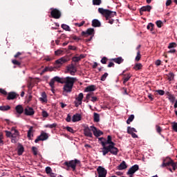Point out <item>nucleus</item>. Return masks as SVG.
<instances>
[{
  "label": "nucleus",
  "instance_id": "obj_1",
  "mask_svg": "<svg viewBox=\"0 0 177 177\" xmlns=\"http://www.w3.org/2000/svg\"><path fill=\"white\" fill-rule=\"evenodd\" d=\"M54 82H59V84H65L63 87V94L64 93H71L73 92V87L74 84L77 82V77H60L58 76L54 77L50 80V85L53 86Z\"/></svg>",
  "mask_w": 177,
  "mask_h": 177
},
{
  "label": "nucleus",
  "instance_id": "obj_2",
  "mask_svg": "<svg viewBox=\"0 0 177 177\" xmlns=\"http://www.w3.org/2000/svg\"><path fill=\"white\" fill-rule=\"evenodd\" d=\"M111 136H107V140L105 139V141H102L101 145L102 146V156H106L111 153L113 156H117L118 154V148L115 147V143L111 140Z\"/></svg>",
  "mask_w": 177,
  "mask_h": 177
},
{
  "label": "nucleus",
  "instance_id": "obj_3",
  "mask_svg": "<svg viewBox=\"0 0 177 177\" xmlns=\"http://www.w3.org/2000/svg\"><path fill=\"white\" fill-rule=\"evenodd\" d=\"M160 167L167 168L170 172H172V171H176L177 162H175L171 158L167 157L162 160V163L160 165Z\"/></svg>",
  "mask_w": 177,
  "mask_h": 177
},
{
  "label": "nucleus",
  "instance_id": "obj_4",
  "mask_svg": "<svg viewBox=\"0 0 177 177\" xmlns=\"http://www.w3.org/2000/svg\"><path fill=\"white\" fill-rule=\"evenodd\" d=\"M98 12L104 17L106 18V20H109V19H111V17H114V16H117V12L114 11H111L110 10H106L103 8H99Z\"/></svg>",
  "mask_w": 177,
  "mask_h": 177
},
{
  "label": "nucleus",
  "instance_id": "obj_5",
  "mask_svg": "<svg viewBox=\"0 0 177 177\" xmlns=\"http://www.w3.org/2000/svg\"><path fill=\"white\" fill-rule=\"evenodd\" d=\"M78 164H81V162L77 159H74L69 161H65L64 165L67 167V168H71L73 171H75Z\"/></svg>",
  "mask_w": 177,
  "mask_h": 177
},
{
  "label": "nucleus",
  "instance_id": "obj_6",
  "mask_svg": "<svg viewBox=\"0 0 177 177\" xmlns=\"http://www.w3.org/2000/svg\"><path fill=\"white\" fill-rule=\"evenodd\" d=\"M67 62H68V58L67 57H62L55 61V67L59 68L62 66L64 63H67Z\"/></svg>",
  "mask_w": 177,
  "mask_h": 177
},
{
  "label": "nucleus",
  "instance_id": "obj_7",
  "mask_svg": "<svg viewBox=\"0 0 177 177\" xmlns=\"http://www.w3.org/2000/svg\"><path fill=\"white\" fill-rule=\"evenodd\" d=\"M48 138H49V136L48 135V133L42 131L41 132V134L39 136H37V139L35 140V143H38V142H40V141L44 142V140H48Z\"/></svg>",
  "mask_w": 177,
  "mask_h": 177
},
{
  "label": "nucleus",
  "instance_id": "obj_8",
  "mask_svg": "<svg viewBox=\"0 0 177 177\" xmlns=\"http://www.w3.org/2000/svg\"><path fill=\"white\" fill-rule=\"evenodd\" d=\"M50 15L53 19H59L62 17V12L57 8H51Z\"/></svg>",
  "mask_w": 177,
  "mask_h": 177
},
{
  "label": "nucleus",
  "instance_id": "obj_9",
  "mask_svg": "<svg viewBox=\"0 0 177 177\" xmlns=\"http://www.w3.org/2000/svg\"><path fill=\"white\" fill-rule=\"evenodd\" d=\"M97 172L98 174V177H106V175H107V170L102 166H99L97 168ZM95 177H97V176H95Z\"/></svg>",
  "mask_w": 177,
  "mask_h": 177
},
{
  "label": "nucleus",
  "instance_id": "obj_10",
  "mask_svg": "<svg viewBox=\"0 0 177 177\" xmlns=\"http://www.w3.org/2000/svg\"><path fill=\"white\" fill-rule=\"evenodd\" d=\"M137 171H139V165H134L128 170L127 175H129V177H133V174Z\"/></svg>",
  "mask_w": 177,
  "mask_h": 177
},
{
  "label": "nucleus",
  "instance_id": "obj_11",
  "mask_svg": "<svg viewBox=\"0 0 177 177\" xmlns=\"http://www.w3.org/2000/svg\"><path fill=\"white\" fill-rule=\"evenodd\" d=\"M66 70L71 74V75H75V73H77V67H75L73 64H69L66 67Z\"/></svg>",
  "mask_w": 177,
  "mask_h": 177
},
{
  "label": "nucleus",
  "instance_id": "obj_12",
  "mask_svg": "<svg viewBox=\"0 0 177 177\" xmlns=\"http://www.w3.org/2000/svg\"><path fill=\"white\" fill-rule=\"evenodd\" d=\"M90 128L95 138H99V136H102V135H103V131H100V129H97V128H96L95 127L91 126L90 127Z\"/></svg>",
  "mask_w": 177,
  "mask_h": 177
},
{
  "label": "nucleus",
  "instance_id": "obj_13",
  "mask_svg": "<svg viewBox=\"0 0 177 177\" xmlns=\"http://www.w3.org/2000/svg\"><path fill=\"white\" fill-rule=\"evenodd\" d=\"M82 35L83 37H88V35H95V29L90 28L86 30V31H82Z\"/></svg>",
  "mask_w": 177,
  "mask_h": 177
},
{
  "label": "nucleus",
  "instance_id": "obj_14",
  "mask_svg": "<svg viewBox=\"0 0 177 177\" xmlns=\"http://www.w3.org/2000/svg\"><path fill=\"white\" fill-rule=\"evenodd\" d=\"M25 115H34L35 114V111H34V109L30 106H27L25 110Z\"/></svg>",
  "mask_w": 177,
  "mask_h": 177
},
{
  "label": "nucleus",
  "instance_id": "obj_15",
  "mask_svg": "<svg viewBox=\"0 0 177 177\" xmlns=\"http://www.w3.org/2000/svg\"><path fill=\"white\" fill-rule=\"evenodd\" d=\"M84 134L85 136H87V138H93L92 131L88 127L84 129Z\"/></svg>",
  "mask_w": 177,
  "mask_h": 177
},
{
  "label": "nucleus",
  "instance_id": "obj_16",
  "mask_svg": "<svg viewBox=\"0 0 177 177\" xmlns=\"http://www.w3.org/2000/svg\"><path fill=\"white\" fill-rule=\"evenodd\" d=\"M82 119V116H81V114L76 113L73 115L72 118V121L73 122H77L78 121H81Z\"/></svg>",
  "mask_w": 177,
  "mask_h": 177
},
{
  "label": "nucleus",
  "instance_id": "obj_17",
  "mask_svg": "<svg viewBox=\"0 0 177 177\" xmlns=\"http://www.w3.org/2000/svg\"><path fill=\"white\" fill-rule=\"evenodd\" d=\"M16 97H17V94H16V93L10 92L8 93L7 100H14V99H16Z\"/></svg>",
  "mask_w": 177,
  "mask_h": 177
},
{
  "label": "nucleus",
  "instance_id": "obj_18",
  "mask_svg": "<svg viewBox=\"0 0 177 177\" xmlns=\"http://www.w3.org/2000/svg\"><path fill=\"white\" fill-rule=\"evenodd\" d=\"M39 100H40V102L41 103H47L48 102V98H47V96H46V93L43 92L41 93V97H39Z\"/></svg>",
  "mask_w": 177,
  "mask_h": 177
},
{
  "label": "nucleus",
  "instance_id": "obj_19",
  "mask_svg": "<svg viewBox=\"0 0 177 177\" xmlns=\"http://www.w3.org/2000/svg\"><path fill=\"white\" fill-rule=\"evenodd\" d=\"M128 168V166H127V162L125 161H122L119 166H118V169L119 171H122V169H127Z\"/></svg>",
  "mask_w": 177,
  "mask_h": 177
},
{
  "label": "nucleus",
  "instance_id": "obj_20",
  "mask_svg": "<svg viewBox=\"0 0 177 177\" xmlns=\"http://www.w3.org/2000/svg\"><path fill=\"white\" fill-rule=\"evenodd\" d=\"M96 91V86L95 85H90L86 87L84 92H93Z\"/></svg>",
  "mask_w": 177,
  "mask_h": 177
},
{
  "label": "nucleus",
  "instance_id": "obj_21",
  "mask_svg": "<svg viewBox=\"0 0 177 177\" xmlns=\"http://www.w3.org/2000/svg\"><path fill=\"white\" fill-rule=\"evenodd\" d=\"M23 153H24V147H23V145H21V144H19L17 154H18V156H23Z\"/></svg>",
  "mask_w": 177,
  "mask_h": 177
},
{
  "label": "nucleus",
  "instance_id": "obj_22",
  "mask_svg": "<svg viewBox=\"0 0 177 177\" xmlns=\"http://www.w3.org/2000/svg\"><path fill=\"white\" fill-rule=\"evenodd\" d=\"M111 60H112V62H114V63H116L117 64H121V63L124 62V59L122 58V57L113 58Z\"/></svg>",
  "mask_w": 177,
  "mask_h": 177
},
{
  "label": "nucleus",
  "instance_id": "obj_23",
  "mask_svg": "<svg viewBox=\"0 0 177 177\" xmlns=\"http://www.w3.org/2000/svg\"><path fill=\"white\" fill-rule=\"evenodd\" d=\"M15 110L18 114H23V112L24 111V109L23 108V106H21V105H17L15 107Z\"/></svg>",
  "mask_w": 177,
  "mask_h": 177
},
{
  "label": "nucleus",
  "instance_id": "obj_24",
  "mask_svg": "<svg viewBox=\"0 0 177 177\" xmlns=\"http://www.w3.org/2000/svg\"><path fill=\"white\" fill-rule=\"evenodd\" d=\"M55 69V68L53 67H49V66H46L44 68V69L42 70V71L41 72V75L45 74V73H46L47 71H53V70Z\"/></svg>",
  "mask_w": 177,
  "mask_h": 177
},
{
  "label": "nucleus",
  "instance_id": "obj_25",
  "mask_svg": "<svg viewBox=\"0 0 177 177\" xmlns=\"http://www.w3.org/2000/svg\"><path fill=\"white\" fill-rule=\"evenodd\" d=\"M141 12H150L152 9L151 6H142L141 8Z\"/></svg>",
  "mask_w": 177,
  "mask_h": 177
},
{
  "label": "nucleus",
  "instance_id": "obj_26",
  "mask_svg": "<svg viewBox=\"0 0 177 177\" xmlns=\"http://www.w3.org/2000/svg\"><path fill=\"white\" fill-rule=\"evenodd\" d=\"M82 99H84V93H80L78 97H76V100L79 102V104H82Z\"/></svg>",
  "mask_w": 177,
  "mask_h": 177
},
{
  "label": "nucleus",
  "instance_id": "obj_27",
  "mask_svg": "<svg viewBox=\"0 0 177 177\" xmlns=\"http://www.w3.org/2000/svg\"><path fill=\"white\" fill-rule=\"evenodd\" d=\"M100 26H102V24L97 19H93L92 21V26L93 27H100Z\"/></svg>",
  "mask_w": 177,
  "mask_h": 177
},
{
  "label": "nucleus",
  "instance_id": "obj_28",
  "mask_svg": "<svg viewBox=\"0 0 177 177\" xmlns=\"http://www.w3.org/2000/svg\"><path fill=\"white\" fill-rule=\"evenodd\" d=\"M133 132H138L136 131V129L133 128V127H127V133H129V135H131V133H133Z\"/></svg>",
  "mask_w": 177,
  "mask_h": 177
},
{
  "label": "nucleus",
  "instance_id": "obj_29",
  "mask_svg": "<svg viewBox=\"0 0 177 177\" xmlns=\"http://www.w3.org/2000/svg\"><path fill=\"white\" fill-rule=\"evenodd\" d=\"M147 30H150L152 34H154L153 28H154V24L149 23L147 26Z\"/></svg>",
  "mask_w": 177,
  "mask_h": 177
},
{
  "label": "nucleus",
  "instance_id": "obj_30",
  "mask_svg": "<svg viewBox=\"0 0 177 177\" xmlns=\"http://www.w3.org/2000/svg\"><path fill=\"white\" fill-rule=\"evenodd\" d=\"M8 110H10V106L6 105V106H0L1 111H8Z\"/></svg>",
  "mask_w": 177,
  "mask_h": 177
},
{
  "label": "nucleus",
  "instance_id": "obj_31",
  "mask_svg": "<svg viewBox=\"0 0 177 177\" xmlns=\"http://www.w3.org/2000/svg\"><path fill=\"white\" fill-rule=\"evenodd\" d=\"M142 67H143V65H142L140 63H138L136 64V65L133 66V69L138 71V70H142Z\"/></svg>",
  "mask_w": 177,
  "mask_h": 177
},
{
  "label": "nucleus",
  "instance_id": "obj_32",
  "mask_svg": "<svg viewBox=\"0 0 177 177\" xmlns=\"http://www.w3.org/2000/svg\"><path fill=\"white\" fill-rule=\"evenodd\" d=\"M92 95H93V93H89L86 94V100H84L86 103H89V100H91Z\"/></svg>",
  "mask_w": 177,
  "mask_h": 177
},
{
  "label": "nucleus",
  "instance_id": "obj_33",
  "mask_svg": "<svg viewBox=\"0 0 177 177\" xmlns=\"http://www.w3.org/2000/svg\"><path fill=\"white\" fill-rule=\"evenodd\" d=\"M62 28H63V30H65V31H71V28H70V26H68V25L66 24H62L61 25Z\"/></svg>",
  "mask_w": 177,
  "mask_h": 177
},
{
  "label": "nucleus",
  "instance_id": "obj_34",
  "mask_svg": "<svg viewBox=\"0 0 177 177\" xmlns=\"http://www.w3.org/2000/svg\"><path fill=\"white\" fill-rule=\"evenodd\" d=\"M45 128H50V129H53V128H56V127H57V123H53L52 124H46Z\"/></svg>",
  "mask_w": 177,
  "mask_h": 177
},
{
  "label": "nucleus",
  "instance_id": "obj_35",
  "mask_svg": "<svg viewBox=\"0 0 177 177\" xmlns=\"http://www.w3.org/2000/svg\"><path fill=\"white\" fill-rule=\"evenodd\" d=\"M133 120H135V115H131L127 120V124H131V122H132Z\"/></svg>",
  "mask_w": 177,
  "mask_h": 177
},
{
  "label": "nucleus",
  "instance_id": "obj_36",
  "mask_svg": "<svg viewBox=\"0 0 177 177\" xmlns=\"http://www.w3.org/2000/svg\"><path fill=\"white\" fill-rule=\"evenodd\" d=\"M94 121L95 122H99V121H100L99 113H94Z\"/></svg>",
  "mask_w": 177,
  "mask_h": 177
},
{
  "label": "nucleus",
  "instance_id": "obj_37",
  "mask_svg": "<svg viewBox=\"0 0 177 177\" xmlns=\"http://www.w3.org/2000/svg\"><path fill=\"white\" fill-rule=\"evenodd\" d=\"M93 5L100 6L102 5V0H93Z\"/></svg>",
  "mask_w": 177,
  "mask_h": 177
},
{
  "label": "nucleus",
  "instance_id": "obj_38",
  "mask_svg": "<svg viewBox=\"0 0 177 177\" xmlns=\"http://www.w3.org/2000/svg\"><path fill=\"white\" fill-rule=\"evenodd\" d=\"M130 79H131V73H129L127 76L123 78L124 80L123 84H127V82H128V81H129Z\"/></svg>",
  "mask_w": 177,
  "mask_h": 177
},
{
  "label": "nucleus",
  "instance_id": "obj_39",
  "mask_svg": "<svg viewBox=\"0 0 177 177\" xmlns=\"http://www.w3.org/2000/svg\"><path fill=\"white\" fill-rule=\"evenodd\" d=\"M141 58L142 55H140V50H138L135 60L136 62H139V60H140Z\"/></svg>",
  "mask_w": 177,
  "mask_h": 177
},
{
  "label": "nucleus",
  "instance_id": "obj_40",
  "mask_svg": "<svg viewBox=\"0 0 177 177\" xmlns=\"http://www.w3.org/2000/svg\"><path fill=\"white\" fill-rule=\"evenodd\" d=\"M16 136H17V135L16 134H12V139H11V142L12 143H17V138H16Z\"/></svg>",
  "mask_w": 177,
  "mask_h": 177
},
{
  "label": "nucleus",
  "instance_id": "obj_41",
  "mask_svg": "<svg viewBox=\"0 0 177 177\" xmlns=\"http://www.w3.org/2000/svg\"><path fill=\"white\" fill-rule=\"evenodd\" d=\"M167 80L168 81H172V80H174V73H169L167 75Z\"/></svg>",
  "mask_w": 177,
  "mask_h": 177
},
{
  "label": "nucleus",
  "instance_id": "obj_42",
  "mask_svg": "<svg viewBox=\"0 0 177 177\" xmlns=\"http://www.w3.org/2000/svg\"><path fill=\"white\" fill-rule=\"evenodd\" d=\"M63 52H64L63 50L58 49L55 51V56H60V55H62V53H63Z\"/></svg>",
  "mask_w": 177,
  "mask_h": 177
},
{
  "label": "nucleus",
  "instance_id": "obj_43",
  "mask_svg": "<svg viewBox=\"0 0 177 177\" xmlns=\"http://www.w3.org/2000/svg\"><path fill=\"white\" fill-rule=\"evenodd\" d=\"M41 115L44 118H48L49 117V113L46 111H42Z\"/></svg>",
  "mask_w": 177,
  "mask_h": 177
},
{
  "label": "nucleus",
  "instance_id": "obj_44",
  "mask_svg": "<svg viewBox=\"0 0 177 177\" xmlns=\"http://www.w3.org/2000/svg\"><path fill=\"white\" fill-rule=\"evenodd\" d=\"M156 131L159 133V135H161V132L162 131V129L159 125L156 126Z\"/></svg>",
  "mask_w": 177,
  "mask_h": 177
},
{
  "label": "nucleus",
  "instance_id": "obj_45",
  "mask_svg": "<svg viewBox=\"0 0 177 177\" xmlns=\"http://www.w3.org/2000/svg\"><path fill=\"white\" fill-rule=\"evenodd\" d=\"M32 151L34 156H37L38 154V149L35 147H32Z\"/></svg>",
  "mask_w": 177,
  "mask_h": 177
},
{
  "label": "nucleus",
  "instance_id": "obj_46",
  "mask_svg": "<svg viewBox=\"0 0 177 177\" xmlns=\"http://www.w3.org/2000/svg\"><path fill=\"white\" fill-rule=\"evenodd\" d=\"M109 77V73H105L104 75H102L101 77V81H106V79Z\"/></svg>",
  "mask_w": 177,
  "mask_h": 177
},
{
  "label": "nucleus",
  "instance_id": "obj_47",
  "mask_svg": "<svg viewBox=\"0 0 177 177\" xmlns=\"http://www.w3.org/2000/svg\"><path fill=\"white\" fill-rule=\"evenodd\" d=\"M172 48H176V43L175 42H172V43H170L168 46V48L169 49H172Z\"/></svg>",
  "mask_w": 177,
  "mask_h": 177
},
{
  "label": "nucleus",
  "instance_id": "obj_48",
  "mask_svg": "<svg viewBox=\"0 0 177 177\" xmlns=\"http://www.w3.org/2000/svg\"><path fill=\"white\" fill-rule=\"evenodd\" d=\"M175 96L172 95H169V100H170L171 103H174L175 102Z\"/></svg>",
  "mask_w": 177,
  "mask_h": 177
},
{
  "label": "nucleus",
  "instance_id": "obj_49",
  "mask_svg": "<svg viewBox=\"0 0 177 177\" xmlns=\"http://www.w3.org/2000/svg\"><path fill=\"white\" fill-rule=\"evenodd\" d=\"M66 129L68 131V132H71V133H75V131H74V129L70 127H66Z\"/></svg>",
  "mask_w": 177,
  "mask_h": 177
},
{
  "label": "nucleus",
  "instance_id": "obj_50",
  "mask_svg": "<svg viewBox=\"0 0 177 177\" xmlns=\"http://www.w3.org/2000/svg\"><path fill=\"white\" fill-rule=\"evenodd\" d=\"M156 92H157V93L160 96H164V95H165V91H164V90H156Z\"/></svg>",
  "mask_w": 177,
  "mask_h": 177
},
{
  "label": "nucleus",
  "instance_id": "obj_51",
  "mask_svg": "<svg viewBox=\"0 0 177 177\" xmlns=\"http://www.w3.org/2000/svg\"><path fill=\"white\" fill-rule=\"evenodd\" d=\"M12 63L15 64V66H21V63L20 62L16 60V59H12Z\"/></svg>",
  "mask_w": 177,
  "mask_h": 177
},
{
  "label": "nucleus",
  "instance_id": "obj_52",
  "mask_svg": "<svg viewBox=\"0 0 177 177\" xmlns=\"http://www.w3.org/2000/svg\"><path fill=\"white\" fill-rule=\"evenodd\" d=\"M6 136H7V138H12V136H13V134H12V132L6 130Z\"/></svg>",
  "mask_w": 177,
  "mask_h": 177
},
{
  "label": "nucleus",
  "instance_id": "obj_53",
  "mask_svg": "<svg viewBox=\"0 0 177 177\" xmlns=\"http://www.w3.org/2000/svg\"><path fill=\"white\" fill-rule=\"evenodd\" d=\"M156 24L157 26V27H158V28H161V27H162V21H157L156 22Z\"/></svg>",
  "mask_w": 177,
  "mask_h": 177
},
{
  "label": "nucleus",
  "instance_id": "obj_54",
  "mask_svg": "<svg viewBox=\"0 0 177 177\" xmlns=\"http://www.w3.org/2000/svg\"><path fill=\"white\" fill-rule=\"evenodd\" d=\"M72 60H73V62H75V63H77V62H80V60H81V57H73L72 58Z\"/></svg>",
  "mask_w": 177,
  "mask_h": 177
},
{
  "label": "nucleus",
  "instance_id": "obj_55",
  "mask_svg": "<svg viewBox=\"0 0 177 177\" xmlns=\"http://www.w3.org/2000/svg\"><path fill=\"white\" fill-rule=\"evenodd\" d=\"M32 132V127H30L29 130L28 131V138L31 139V133Z\"/></svg>",
  "mask_w": 177,
  "mask_h": 177
},
{
  "label": "nucleus",
  "instance_id": "obj_56",
  "mask_svg": "<svg viewBox=\"0 0 177 177\" xmlns=\"http://www.w3.org/2000/svg\"><path fill=\"white\" fill-rule=\"evenodd\" d=\"M46 173L48 175L52 173V168L50 167H46Z\"/></svg>",
  "mask_w": 177,
  "mask_h": 177
},
{
  "label": "nucleus",
  "instance_id": "obj_57",
  "mask_svg": "<svg viewBox=\"0 0 177 177\" xmlns=\"http://www.w3.org/2000/svg\"><path fill=\"white\" fill-rule=\"evenodd\" d=\"M91 102H93V103H95V102H97V97L93 96V95H92Z\"/></svg>",
  "mask_w": 177,
  "mask_h": 177
},
{
  "label": "nucleus",
  "instance_id": "obj_58",
  "mask_svg": "<svg viewBox=\"0 0 177 177\" xmlns=\"http://www.w3.org/2000/svg\"><path fill=\"white\" fill-rule=\"evenodd\" d=\"M101 63L102 64H106L107 63V57H102V59H101Z\"/></svg>",
  "mask_w": 177,
  "mask_h": 177
},
{
  "label": "nucleus",
  "instance_id": "obj_59",
  "mask_svg": "<svg viewBox=\"0 0 177 177\" xmlns=\"http://www.w3.org/2000/svg\"><path fill=\"white\" fill-rule=\"evenodd\" d=\"M84 24H85V21H82L80 23H76L75 26H77V27H82V26H84Z\"/></svg>",
  "mask_w": 177,
  "mask_h": 177
},
{
  "label": "nucleus",
  "instance_id": "obj_60",
  "mask_svg": "<svg viewBox=\"0 0 177 177\" xmlns=\"http://www.w3.org/2000/svg\"><path fill=\"white\" fill-rule=\"evenodd\" d=\"M71 38H73L74 41H77V42L78 41H81V38L77 37L76 35H73Z\"/></svg>",
  "mask_w": 177,
  "mask_h": 177
},
{
  "label": "nucleus",
  "instance_id": "obj_61",
  "mask_svg": "<svg viewBox=\"0 0 177 177\" xmlns=\"http://www.w3.org/2000/svg\"><path fill=\"white\" fill-rule=\"evenodd\" d=\"M0 93H1L2 95H4L5 96L8 95V92L3 88H0Z\"/></svg>",
  "mask_w": 177,
  "mask_h": 177
},
{
  "label": "nucleus",
  "instance_id": "obj_62",
  "mask_svg": "<svg viewBox=\"0 0 177 177\" xmlns=\"http://www.w3.org/2000/svg\"><path fill=\"white\" fill-rule=\"evenodd\" d=\"M68 48L69 50H77L75 46H68Z\"/></svg>",
  "mask_w": 177,
  "mask_h": 177
},
{
  "label": "nucleus",
  "instance_id": "obj_63",
  "mask_svg": "<svg viewBox=\"0 0 177 177\" xmlns=\"http://www.w3.org/2000/svg\"><path fill=\"white\" fill-rule=\"evenodd\" d=\"M66 122H71V115L70 114H68L66 118Z\"/></svg>",
  "mask_w": 177,
  "mask_h": 177
},
{
  "label": "nucleus",
  "instance_id": "obj_64",
  "mask_svg": "<svg viewBox=\"0 0 177 177\" xmlns=\"http://www.w3.org/2000/svg\"><path fill=\"white\" fill-rule=\"evenodd\" d=\"M172 128H173V130H174L175 132H177V123H176V122H174V123L173 124Z\"/></svg>",
  "mask_w": 177,
  "mask_h": 177
}]
</instances>
